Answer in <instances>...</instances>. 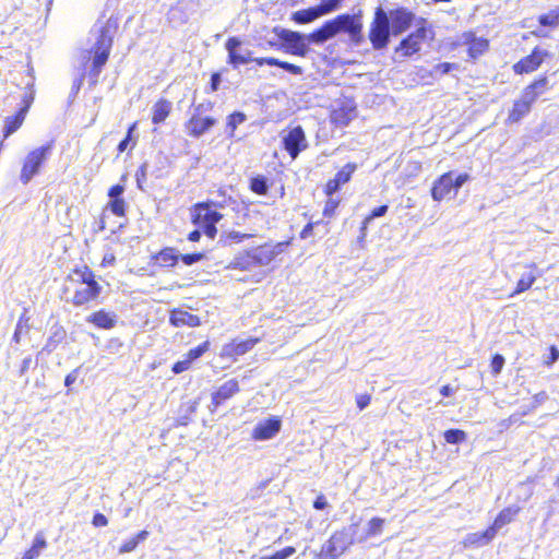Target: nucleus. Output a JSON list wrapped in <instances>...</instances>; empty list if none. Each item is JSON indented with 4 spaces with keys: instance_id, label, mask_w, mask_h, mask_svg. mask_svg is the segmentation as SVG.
I'll return each instance as SVG.
<instances>
[{
    "instance_id": "9b49d317",
    "label": "nucleus",
    "mask_w": 559,
    "mask_h": 559,
    "mask_svg": "<svg viewBox=\"0 0 559 559\" xmlns=\"http://www.w3.org/2000/svg\"><path fill=\"white\" fill-rule=\"evenodd\" d=\"M282 39V47L289 53L305 56L308 51L306 37H278ZM329 37H307L309 43H323Z\"/></svg>"
},
{
    "instance_id": "0eeeda50",
    "label": "nucleus",
    "mask_w": 559,
    "mask_h": 559,
    "mask_svg": "<svg viewBox=\"0 0 559 559\" xmlns=\"http://www.w3.org/2000/svg\"><path fill=\"white\" fill-rule=\"evenodd\" d=\"M274 255L273 252L265 247H258L247 252L243 257H238L234 261V267L240 270H249L259 265H267Z\"/></svg>"
},
{
    "instance_id": "f03ea898",
    "label": "nucleus",
    "mask_w": 559,
    "mask_h": 559,
    "mask_svg": "<svg viewBox=\"0 0 559 559\" xmlns=\"http://www.w3.org/2000/svg\"><path fill=\"white\" fill-rule=\"evenodd\" d=\"M362 24L360 16L350 14H340L333 20L325 22L320 28L313 31L310 35H336L340 32L348 35H360Z\"/></svg>"
},
{
    "instance_id": "bb28decb",
    "label": "nucleus",
    "mask_w": 559,
    "mask_h": 559,
    "mask_svg": "<svg viewBox=\"0 0 559 559\" xmlns=\"http://www.w3.org/2000/svg\"><path fill=\"white\" fill-rule=\"evenodd\" d=\"M171 110V103L166 99L158 100L153 107L152 122L159 124L168 117Z\"/></svg>"
},
{
    "instance_id": "09e8293b",
    "label": "nucleus",
    "mask_w": 559,
    "mask_h": 559,
    "mask_svg": "<svg viewBox=\"0 0 559 559\" xmlns=\"http://www.w3.org/2000/svg\"><path fill=\"white\" fill-rule=\"evenodd\" d=\"M190 366H191V362L187 358H185V359L179 360L176 364H174L173 372L176 374H179V373L188 370L190 368Z\"/></svg>"
},
{
    "instance_id": "4468645a",
    "label": "nucleus",
    "mask_w": 559,
    "mask_h": 559,
    "mask_svg": "<svg viewBox=\"0 0 559 559\" xmlns=\"http://www.w3.org/2000/svg\"><path fill=\"white\" fill-rule=\"evenodd\" d=\"M453 173L443 174L435 181L431 189V197L435 201H441L454 190Z\"/></svg>"
},
{
    "instance_id": "dca6fc26",
    "label": "nucleus",
    "mask_w": 559,
    "mask_h": 559,
    "mask_svg": "<svg viewBox=\"0 0 559 559\" xmlns=\"http://www.w3.org/2000/svg\"><path fill=\"white\" fill-rule=\"evenodd\" d=\"M356 117V106L352 102L342 104L331 114V120L337 126L345 127Z\"/></svg>"
},
{
    "instance_id": "6e6d98bb",
    "label": "nucleus",
    "mask_w": 559,
    "mask_h": 559,
    "mask_svg": "<svg viewBox=\"0 0 559 559\" xmlns=\"http://www.w3.org/2000/svg\"><path fill=\"white\" fill-rule=\"evenodd\" d=\"M281 68H283L284 70H286L293 74H301V72H302L300 67L295 66L293 63L285 62V61L281 62Z\"/></svg>"
},
{
    "instance_id": "9d476101",
    "label": "nucleus",
    "mask_w": 559,
    "mask_h": 559,
    "mask_svg": "<svg viewBox=\"0 0 559 559\" xmlns=\"http://www.w3.org/2000/svg\"><path fill=\"white\" fill-rule=\"evenodd\" d=\"M282 427V420L277 416L270 417L265 420L259 421L253 431L252 438L254 440H269L275 437Z\"/></svg>"
},
{
    "instance_id": "37998d69",
    "label": "nucleus",
    "mask_w": 559,
    "mask_h": 559,
    "mask_svg": "<svg viewBox=\"0 0 559 559\" xmlns=\"http://www.w3.org/2000/svg\"><path fill=\"white\" fill-rule=\"evenodd\" d=\"M345 0H320L319 5L324 14L336 11Z\"/></svg>"
},
{
    "instance_id": "f8f14e48",
    "label": "nucleus",
    "mask_w": 559,
    "mask_h": 559,
    "mask_svg": "<svg viewBox=\"0 0 559 559\" xmlns=\"http://www.w3.org/2000/svg\"><path fill=\"white\" fill-rule=\"evenodd\" d=\"M226 49L228 51L229 63L237 68L240 64L249 63L251 52L247 48H242L237 37H230L226 43Z\"/></svg>"
},
{
    "instance_id": "0e129e2a",
    "label": "nucleus",
    "mask_w": 559,
    "mask_h": 559,
    "mask_svg": "<svg viewBox=\"0 0 559 559\" xmlns=\"http://www.w3.org/2000/svg\"><path fill=\"white\" fill-rule=\"evenodd\" d=\"M133 128H134V126L129 129L128 135L118 144V151L120 153H122L127 150V147L129 145V141H130V134H131Z\"/></svg>"
},
{
    "instance_id": "ddd939ff",
    "label": "nucleus",
    "mask_w": 559,
    "mask_h": 559,
    "mask_svg": "<svg viewBox=\"0 0 559 559\" xmlns=\"http://www.w3.org/2000/svg\"><path fill=\"white\" fill-rule=\"evenodd\" d=\"M216 119L212 117H202L200 115H192L186 123V129L189 135L200 138L206 133L212 127L216 124Z\"/></svg>"
},
{
    "instance_id": "f704fd0d",
    "label": "nucleus",
    "mask_w": 559,
    "mask_h": 559,
    "mask_svg": "<svg viewBox=\"0 0 559 559\" xmlns=\"http://www.w3.org/2000/svg\"><path fill=\"white\" fill-rule=\"evenodd\" d=\"M66 331L61 326H55L52 334L49 336L44 350L51 353L56 349L57 345L64 338Z\"/></svg>"
},
{
    "instance_id": "393cba45",
    "label": "nucleus",
    "mask_w": 559,
    "mask_h": 559,
    "mask_svg": "<svg viewBox=\"0 0 559 559\" xmlns=\"http://www.w3.org/2000/svg\"><path fill=\"white\" fill-rule=\"evenodd\" d=\"M519 508L509 507L503 509L495 519L493 523L490 528H493V534L496 535L497 532L502 528L504 525L509 524L514 516L518 514Z\"/></svg>"
},
{
    "instance_id": "a211bd4d",
    "label": "nucleus",
    "mask_w": 559,
    "mask_h": 559,
    "mask_svg": "<svg viewBox=\"0 0 559 559\" xmlns=\"http://www.w3.org/2000/svg\"><path fill=\"white\" fill-rule=\"evenodd\" d=\"M239 391L238 381L236 379H230L223 383L213 394H212V405L215 409L219 404L224 401L230 399L234 394Z\"/></svg>"
},
{
    "instance_id": "b1692460",
    "label": "nucleus",
    "mask_w": 559,
    "mask_h": 559,
    "mask_svg": "<svg viewBox=\"0 0 559 559\" xmlns=\"http://www.w3.org/2000/svg\"><path fill=\"white\" fill-rule=\"evenodd\" d=\"M546 84V79L535 81L523 91L521 99L532 107L538 96L544 92Z\"/></svg>"
},
{
    "instance_id": "603ef678",
    "label": "nucleus",
    "mask_w": 559,
    "mask_h": 559,
    "mask_svg": "<svg viewBox=\"0 0 559 559\" xmlns=\"http://www.w3.org/2000/svg\"><path fill=\"white\" fill-rule=\"evenodd\" d=\"M373 47L377 48V49H381V48H384L388 43H389V39L390 37H369Z\"/></svg>"
},
{
    "instance_id": "2f4dec72",
    "label": "nucleus",
    "mask_w": 559,
    "mask_h": 559,
    "mask_svg": "<svg viewBox=\"0 0 559 559\" xmlns=\"http://www.w3.org/2000/svg\"><path fill=\"white\" fill-rule=\"evenodd\" d=\"M46 547V539L41 533L36 534L33 546L28 549L22 559H35L39 556L41 550Z\"/></svg>"
},
{
    "instance_id": "f257e3e1",
    "label": "nucleus",
    "mask_w": 559,
    "mask_h": 559,
    "mask_svg": "<svg viewBox=\"0 0 559 559\" xmlns=\"http://www.w3.org/2000/svg\"><path fill=\"white\" fill-rule=\"evenodd\" d=\"M415 21V13L406 7H397L389 11L378 7L374 10L368 35H401L407 32L414 25Z\"/></svg>"
},
{
    "instance_id": "c756f323",
    "label": "nucleus",
    "mask_w": 559,
    "mask_h": 559,
    "mask_svg": "<svg viewBox=\"0 0 559 559\" xmlns=\"http://www.w3.org/2000/svg\"><path fill=\"white\" fill-rule=\"evenodd\" d=\"M531 111V106L523 102L521 98L514 102L513 108L509 114L511 122H518Z\"/></svg>"
},
{
    "instance_id": "5701e85b",
    "label": "nucleus",
    "mask_w": 559,
    "mask_h": 559,
    "mask_svg": "<svg viewBox=\"0 0 559 559\" xmlns=\"http://www.w3.org/2000/svg\"><path fill=\"white\" fill-rule=\"evenodd\" d=\"M29 108V102H26V104L17 111V114L13 117H8L4 124V136L8 138L12 133H14L23 123L26 112Z\"/></svg>"
},
{
    "instance_id": "1a4fd4ad",
    "label": "nucleus",
    "mask_w": 559,
    "mask_h": 559,
    "mask_svg": "<svg viewBox=\"0 0 559 559\" xmlns=\"http://www.w3.org/2000/svg\"><path fill=\"white\" fill-rule=\"evenodd\" d=\"M283 143L285 150L288 152L293 159H295L300 154V152L308 147L305 131L300 126L289 130L288 133L283 138Z\"/></svg>"
},
{
    "instance_id": "6ab92c4d",
    "label": "nucleus",
    "mask_w": 559,
    "mask_h": 559,
    "mask_svg": "<svg viewBox=\"0 0 559 559\" xmlns=\"http://www.w3.org/2000/svg\"><path fill=\"white\" fill-rule=\"evenodd\" d=\"M493 528L488 527L484 532L467 534L463 540L464 547H479L489 544L493 538Z\"/></svg>"
},
{
    "instance_id": "680f3d73",
    "label": "nucleus",
    "mask_w": 559,
    "mask_h": 559,
    "mask_svg": "<svg viewBox=\"0 0 559 559\" xmlns=\"http://www.w3.org/2000/svg\"><path fill=\"white\" fill-rule=\"evenodd\" d=\"M558 359H559V350L555 346H551L550 347V355L545 360V364L550 366L555 361H557Z\"/></svg>"
},
{
    "instance_id": "8fccbe9b",
    "label": "nucleus",
    "mask_w": 559,
    "mask_h": 559,
    "mask_svg": "<svg viewBox=\"0 0 559 559\" xmlns=\"http://www.w3.org/2000/svg\"><path fill=\"white\" fill-rule=\"evenodd\" d=\"M250 235L248 234H241L239 231H230L226 235V239L227 240H230L233 242H240L241 240L246 239V238H249Z\"/></svg>"
},
{
    "instance_id": "a19ab883",
    "label": "nucleus",
    "mask_w": 559,
    "mask_h": 559,
    "mask_svg": "<svg viewBox=\"0 0 559 559\" xmlns=\"http://www.w3.org/2000/svg\"><path fill=\"white\" fill-rule=\"evenodd\" d=\"M209 346H210V343L209 341H205L203 342L202 344H200L199 346L190 349L187 355H186V358L192 364L195 359H198L199 357H201L205 352H207L209 349Z\"/></svg>"
},
{
    "instance_id": "f3484780",
    "label": "nucleus",
    "mask_w": 559,
    "mask_h": 559,
    "mask_svg": "<svg viewBox=\"0 0 559 559\" xmlns=\"http://www.w3.org/2000/svg\"><path fill=\"white\" fill-rule=\"evenodd\" d=\"M169 322L175 328L181 326H199L200 318L182 309H174L170 311Z\"/></svg>"
},
{
    "instance_id": "338daca9",
    "label": "nucleus",
    "mask_w": 559,
    "mask_h": 559,
    "mask_svg": "<svg viewBox=\"0 0 559 559\" xmlns=\"http://www.w3.org/2000/svg\"><path fill=\"white\" fill-rule=\"evenodd\" d=\"M326 506H328V502L323 496H319L313 502V507L317 510H323V509H325Z\"/></svg>"
},
{
    "instance_id": "72a5a7b5",
    "label": "nucleus",
    "mask_w": 559,
    "mask_h": 559,
    "mask_svg": "<svg viewBox=\"0 0 559 559\" xmlns=\"http://www.w3.org/2000/svg\"><path fill=\"white\" fill-rule=\"evenodd\" d=\"M178 259L179 254H177L173 248L162 250L156 257L157 262L164 266L175 265Z\"/></svg>"
},
{
    "instance_id": "2eb2a0df",
    "label": "nucleus",
    "mask_w": 559,
    "mask_h": 559,
    "mask_svg": "<svg viewBox=\"0 0 559 559\" xmlns=\"http://www.w3.org/2000/svg\"><path fill=\"white\" fill-rule=\"evenodd\" d=\"M546 52L535 49L530 56L524 59H521L519 62L514 64L515 73L523 74L535 71L539 64L542 63Z\"/></svg>"
},
{
    "instance_id": "13d9d810",
    "label": "nucleus",
    "mask_w": 559,
    "mask_h": 559,
    "mask_svg": "<svg viewBox=\"0 0 559 559\" xmlns=\"http://www.w3.org/2000/svg\"><path fill=\"white\" fill-rule=\"evenodd\" d=\"M357 406L360 411L365 409L369 403H370V396L367 395V394H361L359 396H357Z\"/></svg>"
},
{
    "instance_id": "c03bdc74",
    "label": "nucleus",
    "mask_w": 559,
    "mask_h": 559,
    "mask_svg": "<svg viewBox=\"0 0 559 559\" xmlns=\"http://www.w3.org/2000/svg\"><path fill=\"white\" fill-rule=\"evenodd\" d=\"M108 206L115 215H124V200L122 198H116V200H110Z\"/></svg>"
},
{
    "instance_id": "cd10ccee",
    "label": "nucleus",
    "mask_w": 559,
    "mask_h": 559,
    "mask_svg": "<svg viewBox=\"0 0 559 559\" xmlns=\"http://www.w3.org/2000/svg\"><path fill=\"white\" fill-rule=\"evenodd\" d=\"M417 37H404L401 41L400 46L396 48L395 53L397 57H407L417 52L420 47L419 43L416 40Z\"/></svg>"
},
{
    "instance_id": "69168bd1",
    "label": "nucleus",
    "mask_w": 559,
    "mask_h": 559,
    "mask_svg": "<svg viewBox=\"0 0 559 559\" xmlns=\"http://www.w3.org/2000/svg\"><path fill=\"white\" fill-rule=\"evenodd\" d=\"M341 185L335 181V179H331L326 185V193L333 194L340 189Z\"/></svg>"
},
{
    "instance_id": "6e6552de",
    "label": "nucleus",
    "mask_w": 559,
    "mask_h": 559,
    "mask_svg": "<svg viewBox=\"0 0 559 559\" xmlns=\"http://www.w3.org/2000/svg\"><path fill=\"white\" fill-rule=\"evenodd\" d=\"M352 543L353 539L346 532H336L323 544L320 557L321 559H336Z\"/></svg>"
},
{
    "instance_id": "774afa93",
    "label": "nucleus",
    "mask_w": 559,
    "mask_h": 559,
    "mask_svg": "<svg viewBox=\"0 0 559 559\" xmlns=\"http://www.w3.org/2000/svg\"><path fill=\"white\" fill-rule=\"evenodd\" d=\"M78 379V370H73L71 371L69 374H67L66 379H64V384L66 386H70L71 384H73Z\"/></svg>"
},
{
    "instance_id": "5fc2aeb1",
    "label": "nucleus",
    "mask_w": 559,
    "mask_h": 559,
    "mask_svg": "<svg viewBox=\"0 0 559 559\" xmlns=\"http://www.w3.org/2000/svg\"><path fill=\"white\" fill-rule=\"evenodd\" d=\"M212 108H213V103L212 102H206V103L199 104L198 106L194 107L193 115L202 116L203 112L209 111Z\"/></svg>"
},
{
    "instance_id": "c9c22d12",
    "label": "nucleus",
    "mask_w": 559,
    "mask_h": 559,
    "mask_svg": "<svg viewBox=\"0 0 559 559\" xmlns=\"http://www.w3.org/2000/svg\"><path fill=\"white\" fill-rule=\"evenodd\" d=\"M388 205H380L376 209H373L370 213V215H368L364 222H362V226L360 228V231H361V236L360 238H364L366 236V229H367V226L368 224L373 219V218H377V217H381L383 215L386 214L388 212Z\"/></svg>"
},
{
    "instance_id": "7ed1b4c3",
    "label": "nucleus",
    "mask_w": 559,
    "mask_h": 559,
    "mask_svg": "<svg viewBox=\"0 0 559 559\" xmlns=\"http://www.w3.org/2000/svg\"><path fill=\"white\" fill-rule=\"evenodd\" d=\"M74 274L78 277L76 281L85 284V287L75 290L72 304L74 306H83L96 299L102 292V286L95 281L94 273L87 266H84L83 269L74 270Z\"/></svg>"
},
{
    "instance_id": "473e14b6",
    "label": "nucleus",
    "mask_w": 559,
    "mask_h": 559,
    "mask_svg": "<svg viewBox=\"0 0 559 559\" xmlns=\"http://www.w3.org/2000/svg\"><path fill=\"white\" fill-rule=\"evenodd\" d=\"M538 23L545 27H557L559 25V7L539 15Z\"/></svg>"
},
{
    "instance_id": "7c9ffc66",
    "label": "nucleus",
    "mask_w": 559,
    "mask_h": 559,
    "mask_svg": "<svg viewBox=\"0 0 559 559\" xmlns=\"http://www.w3.org/2000/svg\"><path fill=\"white\" fill-rule=\"evenodd\" d=\"M148 537V532L143 530L139 532L134 537L130 538L129 540L124 542L121 547L119 548V554L123 555L127 552L133 551L139 543L146 540Z\"/></svg>"
},
{
    "instance_id": "58836bf2",
    "label": "nucleus",
    "mask_w": 559,
    "mask_h": 559,
    "mask_svg": "<svg viewBox=\"0 0 559 559\" xmlns=\"http://www.w3.org/2000/svg\"><path fill=\"white\" fill-rule=\"evenodd\" d=\"M356 169V165L348 163L346 164L337 174L335 175L334 179L337 183L341 186L348 182L353 173Z\"/></svg>"
},
{
    "instance_id": "20e7f679",
    "label": "nucleus",
    "mask_w": 559,
    "mask_h": 559,
    "mask_svg": "<svg viewBox=\"0 0 559 559\" xmlns=\"http://www.w3.org/2000/svg\"><path fill=\"white\" fill-rule=\"evenodd\" d=\"M223 218V215L210 207V203H198L194 205L192 222L201 227L204 234L214 239L217 229L216 224Z\"/></svg>"
},
{
    "instance_id": "de8ad7c7",
    "label": "nucleus",
    "mask_w": 559,
    "mask_h": 559,
    "mask_svg": "<svg viewBox=\"0 0 559 559\" xmlns=\"http://www.w3.org/2000/svg\"><path fill=\"white\" fill-rule=\"evenodd\" d=\"M453 68H456V64L454 63H449V62H442V63H438L433 67V70H432V74L437 75V74H447L449 73Z\"/></svg>"
},
{
    "instance_id": "ea45409f",
    "label": "nucleus",
    "mask_w": 559,
    "mask_h": 559,
    "mask_svg": "<svg viewBox=\"0 0 559 559\" xmlns=\"http://www.w3.org/2000/svg\"><path fill=\"white\" fill-rule=\"evenodd\" d=\"M444 439L448 443L457 444L466 439V433L460 429H449L444 432Z\"/></svg>"
},
{
    "instance_id": "864d4df0",
    "label": "nucleus",
    "mask_w": 559,
    "mask_h": 559,
    "mask_svg": "<svg viewBox=\"0 0 559 559\" xmlns=\"http://www.w3.org/2000/svg\"><path fill=\"white\" fill-rule=\"evenodd\" d=\"M124 188L123 186L116 185L109 189L108 195L110 200H116V198H121V194L123 193Z\"/></svg>"
},
{
    "instance_id": "a878e982",
    "label": "nucleus",
    "mask_w": 559,
    "mask_h": 559,
    "mask_svg": "<svg viewBox=\"0 0 559 559\" xmlns=\"http://www.w3.org/2000/svg\"><path fill=\"white\" fill-rule=\"evenodd\" d=\"M467 52L475 60L488 49V40L485 37H469Z\"/></svg>"
},
{
    "instance_id": "e433bc0d",
    "label": "nucleus",
    "mask_w": 559,
    "mask_h": 559,
    "mask_svg": "<svg viewBox=\"0 0 559 559\" xmlns=\"http://www.w3.org/2000/svg\"><path fill=\"white\" fill-rule=\"evenodd\" d=\"M247 117L241 111H235L234 114L228 116L227 119V130L229 131V135L234 136L235 130L237 127L246 121Z\"/></svg>"
},
{
    "instance_id": "3c124183",
    "label": "nucleus",
    "mask_w": 559,
    "mask_h": 559,
    "mask_svg": "<svg viewBox=\"0 0 559 559\" xmlns=\"http://www.w3.org/2000/svg\"><path fill=\"white\" fill-rule=\"evenodd\" d=\"M469 179V176L467 174H460L455 178H453L454 182V192H457V190Z\"/></svg>"
},
{
    "instance_id": "c85d7f7f",
    "label": "nucleus",
    "mask_w": 559,
    "mask_h": 559,
    "mask_svg": "<svg viewBox=\"0 0 559 559\" xmlns=\"http://www.w3.org/2000/svg\"><path fill=\"white\" fill-rule=\"evenodd\" d=\"M538 274H536L534 271H530L527 273H524L521 278L519 280L516 284L515 290L511 294V297H514L518 294H521L523 292H526L532 287V285L535 283Z\"/></svg>"
},
{
    "instance_id": "e2e57ef3",
    "label": "nucleus",
    "mask_w": 559,
    "mask_h": 559,
    "mask_svg": "<svg viewBox=\"0 0 559 559\" xmlns=\"http://www.w3.org/2000/svg\"><path fill=\"white\" fill-rule=\"evenodd\" d=\"M222 82L221 73H213L211 76V91L215 92L218 90L219 84Z\"/></svg>"
},
{
    "instance_id": "4be33fe9",
    "label": "nucleus",
    "mask_w": 559,
    "mask_h": 559,
    "mask_svg": "<svg viewBox=\"0 0 559 559\" xmlns=\"http://www.w3.org/2000/svg\"><path fill=\"white\" fill-rule=\"evenodd\" d=\"M86 320L87 322L94 323L97 328L108 330L115 326L117 317L114 313L106 312L105 310H99L88 316Z\"/></svg>"
},
{
    "instance_id": "4d7b16f0",
    "label": "nucleus",
    "mask_w": 559,
    "mask_h": 559,
    "mask_svg": "<svg viewBox=\"0 0 559 559\" xmlns=\"http://www.w3.org/2000/svg\"><path fill=\"white\" fill-rule=\"evenodd\" d=\"M254 61L259 66L269 64V66H277V67H281V62H282L275 58H259V59H254Z\"/></svg>"
},
{
    "instance_id": "49530a36",
    "label": "nucleus",
    "mask_w": 559,
    "mask_h": 559,
    "mask_svg": "<svg viewBox=\"0 0 559 559\" xmlns=\"http://www.w3.org/2000/svg\"><path fill=\"white\" fill-rule=\"evenodd\" d=\"M204 258L203 253H188V254H179V259L186 264V265H192L199 261H201Z\"/></svg>"
},
{
    "instance_id": "bf43d9fd",
    "label": "nucleus",
    "mask_w": 559,
    "mask_h": 559,
    "mask_svg": "<svg viewBox=\"0 0 559 559\" xmlns=\"http://www.w3.org/2000/svg\"><path fill=\"white\" fill-rule=\"evenodd\" d=\"M108 524L107 518L102 513H96L93 516V525L99 527V526H106Z\"/></svg>"
},
{
    "instance_id": "4c0bfd02",
    "label": "nucleus",
    "mask_w": 559,
    "mask_h": 559,
    "mask_svg": "<svg viewBox=\"0 0 559 559\" xmlns=\"http://www.w3.org/2000/svg\"><path fill=\"white\" fill-rule=\"evenodd\" d=\"M250 189L257 194H266L269 190L266 178L263 176L252 178L250 181Z\"/></svg>"
},
{
    "instance_id": "79ce46f5",
    "label": "nucleus",
    "mask_w": 559,
    "mask_h": 559,
    "mask_svg": "<svg viewBox=\"0 0 559 559\" xmlns=\"http://www.w3.org/2000/svg\"><path fill=\"white\" fill-rule=\"evenodd\" d=\"M384 520L380 518H373L368 523V536H377L381 534L383 528Z\"/></svg>"
},
{
    "instance_id": "412c9836",
    "label": "nucleus",
    "mask_w": 559,
    "mask_h": 559,
    "mask_svg": "<svg viewBox=\"0 0 559 559\" xmlns=\"http://www.w3.org/2000/svg\"><path fill=\"white\" fill-rule=\"evenodd\" d=\"M322 15H324V13L321 10L320 5L318 4L316 7H310V8L294 12L292 14V20L294 22H296L297 24H307Z\"/></svg>"
},
{
    "instance_id": "a18cd8bd",
    "label": "nucleus",
    "mask_w": 559,
    "mask_h": 559,
    "mask_svg": "<svg viewBox=\"0 0 559 559\" xmlns=\"http://www.w3.org/2000/svg\"><path fill=\"white\" fill-rule=\"evenodd\" d=\"M504 357L500 354H496L491 359V372L493 376H497L501 372L503 366H504Z\"/></svg>"
},
{
    "instance_id": "052dcab7",
    "label": "nucleus",
    "mask_w": 559,
    "mask_h": 559,
    "mask_svg": "<svg viewBox=\"0 0 559 559\" xmlns=\"http://www.w3.org/2000/svg\"><path fill=\"white\" fill-rule=\"evenodd\" d=\"M24 331H27V326L23 325L22 321L20 320L13 334V341L15 343H20L21 335Z\"/></svg>"
},
{
    "instance_id": "423d86ee",
    "label": "nucleus",
    "mask_w": 559,
    "mask_h": 559,
    "mask_svg": "<svg viewBox=\"0 0 559 559\" xmlns=\"http://www.w3.org/2000/svg\"><path fill=\"white\" fill-rule=\"evenodd\" d=\"M111 46L112 37H98L92 49L86 51V55L83 57L84 60H90L91 55H93L91 75L94 79L98 78L102 68L107 62Z\"/></svg>"
},
{
    "instance_id": "39448f33",
    "label": "nucleus",
    "mask_w": 559,
    "mask_h": 559,
    "mask_svg": "<svg viewBox=\"0 0 559 559\" xmlns=\"http://www.w3.org/2000/svg\"><path fill=\"white\" fill-rule=\"evenodd\" d=\"M52 150V143L35 148L25 158L20 179L26 185L38 173L43 163L48 158Z\"/></svg>"
},
{
    "instance_id": "aec40b11",
    "label": "nucleus",
    "mask_w": 559,
    "mask_h": 559,
    "mask_svg": "<svg viewBox=\"0 0 559 559\" xmlns=\"http://www.w3.org/2000/svg\"><path fill=\"white\" fill-rule=\"evenodd\" d=\"M257 342L255 338L234 341L224 347V353L228 356H241L251 350Z\"/></svg>"
}]
</instances>
